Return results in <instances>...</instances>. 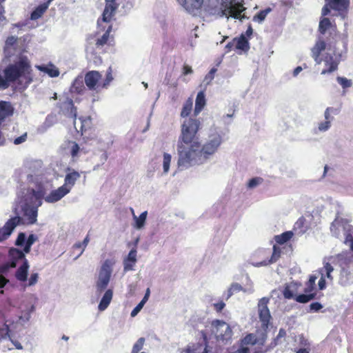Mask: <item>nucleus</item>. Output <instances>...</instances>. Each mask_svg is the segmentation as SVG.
Listing matches in <instances>:
<instances>
[{
    "instance_id": "1",
    "label": "nucleus",
    "mask_w": 353,
    "mask_h": 353,
    "mask_svg": "<svg viewBox=\"0 0 353 353\" xmlns=\"http://www.w3.org/2000/svg\"><path fill=\"white\" fill-rule=\"evenodd\" d=\"M201 125L199 119L193 118L185 119L181 125L176 145L177 164L181 169L203 164L218 151L223 141L222 134L213 130L201 145L198 137Z\"/></svg>"
},
{
    "instance_id": "2",
    "label": "nucleus",
    "mask_w": 353,
    "mask_h": 353,
    "mask_svg": "<svg viewBox=\"0 0 353 353\" xmlns=\"http://www.w3.org/2000/svg\"><path fill=\"white\" fill-rule=\"evenodd\" d=\"M33 79L30 61L27 57L23 56L3 70V77L0 74V89H7L11 83L16 81L26 89L32 83Z\"/></svg>"
},
{
    "instance_id": "3",
    "label": "nucleus",
    "mask_w": 353,
    "mask_h": 353,
    "mask_svg": "<svg viewBox=\"0 0 353 353\" xmlns=\"http://www.w3.org/2000/svg\"><path fill=\"white\" fill-rule=\"evenodd\" d=\"M112 30V25L109 24L102 35H100L99 30L94 34H90L86 39L85 52L87 58L92 61L95 65L102 63V59L97 54L104 53L105 46H113L114 39L110 35Z\"/></svg>"
},
{
    "instance_id": "4",
    "label": "nucleus",
    "mask_w": 353,
    "mask_h": 353,
    "mask_svg": "<svg viewBox=\"0 0 353 353\" xmlns=\"http://www.w3.org/2000/svg\"><path fill=\"white\" fill-rule=\"evenodd\" d=\"M326 46L325 40L319 37L311 49V56L316 63H324L325 68L322 70L321 74H331L336 71L340 63V59L337 58L334 54L326 53L323 57H320L321 52L326 48Z\"/></svg>"
},
{
    "instance_id": "5",
    "label": "nucleus",
    "mask_w": 353,
    "mask_h": 353,
    "mask_svg": "<svg viewBox=\"0 0 353 353\" xmlns=\"http://www.w3.org/2000/svg\"><path fill=\"white\" fill-rule=\"evenodd\" d=\"M201 334L205 341L207 338H214L217 341L225 343L231 340L233 332L226 322L216 319L208 323L205 330H202Z\"/></svg>"
},
{
    "instance_id": "6",
    "label": "nucleus",
    "mask_w": 353,
    "mask_h": 353,
    "mask_svg": "<svg viewBox=\"0 0 353 353\" xmlns=\"http://www.w3.org/2000/svg\"><path fill=\"white\" fill-rule=\"evenodd\" d=\"M211 15L218 17H232L234 19H241V13L245 10V8L241 2L236 0H221L219 7H209L206 10Z\"/></svg>"
},
{
    "instance_id": "7",
    "label": "nucleus",
    "mask_w": 353,
    "mask_h": 353,
    "mask_svg": "<svg viewBox=\"0 0 353 353\" xmlns=\"http://www.w3.org/2000/svg\"><path fill=\"white\" fill-rule=\"evenodd\" d=\"M114 264V261L110 259L105 260L102 264L96 284L97 291L101 292L107 288L110 280L112 272V268Z\"/></svg>"
},
{
    "instance_id": "8",
    "label": "nucleus",
    "mask_w": 353,
    "mask_h": 353,
    "mask_svg": "<svg viewBox=\"0 0 353 353\" xmlns=\"http://www.w3.org/2000/svg\"><path fill=\"white\" fill-rule=\"evenodd\" d=\"M318 31L321 35H325L326 32L328 31L329 37H326V40L325 41L326 45L330 47L335 45L336 38L339 35L336 26L332 24L330 19L323 17L320 20Z\"/></svg>"
},
{
    "instance_id": "9",
    "label": "nucleus",
    "mask_w": 353,
    "mask_h": 353,
    "mask_svg": "<svg viewBox=\"0 0 353 353\" xmlns=\"http://www.w3.org/2000/svg\"><path fill=\"white\" fill-rule=\"evenodd\" d=\"M281 253V250L280 248L276 245L273 246V252L270 259V251L268 250H259L256 254V256L261 259L262 260L260 261L254 262L253 265L255 267H261L275 263L280 258Z\"/></svg>"
},
{
    "instance_id": "10",
    "label": "nucleus",
    "mask_w": 353,
    "mask_h": 353,
    "mask_svg": "<svg viewBox=\"0 0 353 353\" xmlns=\"http://www.w3.org/2000/svg\"><path fill=\"white\" fill-rule=\"evenodd\" d=\"M318 276L315 274L310 275L309 280L305 283L304 289L305 294L297 295L295 301L300 303H306L316 298V293L314 291L316 285V280Z\"/></svg>"
},
{
    "instance_id": "11",
    "label": "nucleus",
    "mask_w": 353,
    "mask_h": 353,
    "mask_svg": "<svg viewBox=\"0 0 353 353\" xmlns=\"http://www.w3.org/2000/svg\"><path fill=\"white\" fill-rule=\"evenodd\" d=\"M101 78L102 75L99 71H88L84 77L85 84L89 90L98 92L104 89L103 81H101Z\"/></svg>"
},
{
    "instance_id": "12",
    "label": "nucleus",
    "mask_w": 353,
    "mask_h": 353,
    "mask_svg": "<svg viewBox=\"0 0 353 353\" xmlns=\"http://www.w3.org/2000/svg\"><path fill=\"white\" fill-rule=\"evenodd\" d=\"M122 3L123 0H105V6L102 14L101 19H99L97 21L99 29L101 26V22H110L118 7Z\"/></svg>"
},
{
    "instance_id": "13",
    "label": "nucleus",
    "mask_w": 353,
    "mask_h": 353,
    "mask_svg": "<svg viewBox=\"0 0 353 353\" xmlns=\"http://www.w3.org/2000/svg\"><path fill=\"white\" fill-rule=\"evenodd\" d=\"M270 299L267 297H263L260 299L258 303L259 316L261 322V325L263 329L268 327L271 315L270 310L268 307V304Z\"/></svg>"
},
{
    "instance_id": "14",
    "label": "nucleus",
    "mask_w": 353,
    "mask_h": 353,
    "mask_svg": "<svg viewBox=\"0 0 353 353\" xmlns=\"http://www.w3.org/2000/svg\"><path fill=\"white\" fill-rule=\"evenodd\" d=\"M334 268L332 265L327 262L324 263L322 268L319 269V274L321 275V278L319 281L318 285L320 290H323L326 288L325 278L332 279L331 273L333 272Z\"/></svg>"
},
{
    "instance_id": "15",
    "label": "nucleus",
    "mask_w": 353,
    "mask_h": 353,
    "mask_svg": "<svg viewBox=\"0 0 353 353\" xmlns=\"http://www.w3.org/2000/svg\"><path fill=\"white\" fill-rule=\"evenodd\" d=\"M70 192V189L61 185L56 190L50 192V193L45 197L47 203H52L59 201L63 197Z\"/></svg>"
},
{
    "instance_id": "16",
    "label": "nucleus",
    "mask_w": 353,
    "mask_h": 353,
    "mask_svg": "<svg viewBox=\"0 0 353 353\" xmlns=\"http://www.w3.org/2000/svg\"><path fill=\"white\" fill-rule=\"evenodd\" d=\"M331 9L337 10L341 14L344 13V18L346 17L350 0H325Z\"/></svg>"
},
{
    "instance_id": "17",
    "label": "nucleus",
    "mask_w": 353,
    "mask_h": 353,
    "mask_svg": "<svg viewBox=\"0 0 353 353\" xmlns=\"http://www.w3.org/2000/svg\"><path fill=\"white\" fill-rule=\"evenodd\" d=\"M59 108L63 110L65 114L74 119H77V108L74 106L73 100L69 97H65V99L59 103Z\"/></svg>"
},
{
    "instance_id": "18",
    "label": "nucleus",
    "mask_w": 353,
    "mask_h": 353,
    "mask_svg": "<svg viewBox=\"0 0 353 353\" xmlns=\"http://www.w3.org/2000/svg\"><path fill=\"white\" fill-rule=\"evenodd\" d=\"M188 12L194 13L201 9L204 0H177Z\"/></svg>"
},
{
    "instance_id": "19",
    "label": "nucleus",
    "mask_w": 353,
    "mask_h": 353,
    "mask_svg": "<svg viewBox=\"0 0 353 353\" xmlns=\"http://www.w3.org/2000/svg\"><path fill=\"white\" fill-rule=\"evenodd\" d=\"M14 109L9 101H0V125L6 118L10 117L14 114Z\"/></svg>"
},
{
    "instance_id": "20",
    "label": "nucleus",
    "mask_w": 353,
    "mask_h": 353,
    "mask_svg": "<svg viewBox=\"0 0 353 353\" xmlns=\"http://www.w3.org/2000/svg\"><path fill=\"white\" fill-rule=\"evenodd\" d=\"M21 218L19 216H14L10 219L4 225L2 228V232L4 239H8L12 234L14 229L20 223Z\"/></svg>"
},
{
    "instance_id": "21",
    "label": "nucleus",
    "mask_w": 353,
    "mask_h": 353,
    "mask_svg": "<svg viewBox=\"0 0 353 353\" xmlns=\"http://www.w3.org/2000/svg\"><path fill=\"white\" fill-rule=\"evenodd\" d=\"M85 81L81 76H78L72 82L70 92L77 94H83L85 91Z\"/></svg>"
},
{
    "instance_id": "22",
    "label": "nucleus",
    "mask_w": 353,
    "mask_h": 353,
    "mask_svg": "<svg viewBox=\"0 0 353 353\" xmlns=\"http://www.w3.org/2000/svg\"><path fill=\"white\" fill-rule=\"evenodd\" d=\"M137 262V250L132 248L128 253L126 259L123 261V269L125 272H128L133 270V268Z\"/></svg>"
},
{
    "instance_id": "23",
    "label": "nucleus",
    "mask_w": 353,
    "mask_h": 353,
    "mask_svg": "<svg viewBox=\"0 0 353 353\" xmlns=\"http://www.w3.org/2000/svg\"><path fill=\"white\" fill-rule=\"evenodd\" d=\"M80 176L81 175L77 171L72 170V172H68L65 176L64 184L63 186L68 189L69 188L70 191Z\"/></svg>"
},
{
    "instance_id": "24",
    "label": "nucleus",
    "mask_w": 353,
    "mask_h": 353,
    "mask_svg": "<svg viewBox=\"0 0 353 353\" xmlns=\"http://www.w3.org/2000/svg\"><path fill=\"white\" fill-rule=\"evenodd\" d=\"M29 263L27 259L23 262L15 273L16 279L19 281H26L28 277Z\"/></svg>"
},
{
    "instance_id": "25",
    "label": "nucleus",
    "mask_w": 353,
    "mask_h": 353,
    "mask_svg": "<svg viewBox=\"0 0 353 353\" xmlns=\"http://www.w3.org/2000/svg\"><path fill=\"white\" fill-rule=\"evenodd\" d=\"M346 225V221L343 219L336 218L334 221L332 223L330 226V230L332 234L339 237L340 236V228H342L345 229V225Z\"/></svg>"
},
{
    "instance_id": "26",
    "label": "nucleus",
    "mask_w": 353,
    "mask_h": 353,
    "mask_svg": "<svg viewBox=\"0 0 353 353\" xmlns=\"http://www.w3.org/2000/svg\"><path fill=\"white\" fill-rule=\"evenodd\" d=\"M112 296L113 292L112 290L109 289L105 291L99 304V310L100 311H103L108 307L112 301Z\"/></svg>"
},
{
    "instance_id": "27",
    "label": "nucleus",
    "mask_w": 353,
    "mask_h": 353,
    "mask_svg": "<svg viewBox=\"0 0 353 353\" xmlns=\"http://www.w3.org/2000/svg\"><path fill=\"white\" fill-rule=\"evenodd\" d=\"M235 42V48L244 52L250 49L249 42L244 35L241 34L239 37L234 38Z\"/></svg>"
},
{
    "instance_id": "28",
    "label": "nucleus",
    "mask_w": 353,
    "mask_h": 353,
    "mask_svg": "<svg viewBox=\"0 0 353 353\" xmlns=\"http://www.w3.org/2000/svg\"><path fill=\"white\" fill-rule=\"evenodd\" d=\"M205 105V98L203 92L200 91L196 98L194 114L197 115L204 108Z\"/></svg>"
},
{
    "instance_id": "29",
    "label": "nucleus",
    "mask_w": 353,
    "mask_h": 353,
    "mask_svg": "<svg viewBox=\"0 0 353 353\" xmlns=\"http://www.w3.org/2000/svg\"><path fill=\"white\" fill-rule=\"evenodd\" d=\"M36 68L45 73H47L50 77H57L59 75V70L53 65H37Z\"/></svg>"
},
{
    "instance_id": "30",
    "label": "nucleus",
    "mask_w": 353,
    "mask_h": 353,
    "mask_svg": "<svg viewBox=\"0 0 353 353\" xmlns=\"http://www.w3.org/2000/svg\"><path fill=\"white\" fill-rule=\"evenodd\" d=\"M50 1L43 3L37 6L34 10L31 13L30 18L32 20H36L40 18L43 13L46 11L49 6Z\"/></svg>"
},
{
    "instance_id": "31",
    "label": "nucleus",
    "mask_w": 353,
    "mask_h": 353,
    "mask_svg": "<svg viewBox=\"0 0 353 353\" xmlns=\"http://www.w3.org/2000/svg\"><path fill=\"white\" fill-rule=\"evenodd\" d=\"M293 235L294 234L292 231H286L279 235H276L274 240L278 244L283 245L289 241L292 238Z\"/></svg>"
},
{
    "instance_id": "32",
    "label": "nucleus",
    "mask_w": 353,
    "mask_h": 353,
    "mask_svg": "<svg viewBox=\"0 0 353 353\" xmlns=\"http://www.w3.org/2000/svg\"><path fill=\"white\" fill-rule=\"evenodd\" d=\"M79 120L81 121V134L83 135L86 133V132L89 130H91L92 127V119L90 117H80Z\"/></svg>"
},
{
    "instance_id": "33",
    "label": "nucleus",
    "mask_w": 353,
    "mask_h": 353,
    "mask_svg": "<svg viewBox=\"0 0 353 353\" xmlns=\"http://www.w3.org/2000/svg\"><path fill=\"white\" fill-rule=\"evenodd\" d=\"M9 256H10L11 259L17 261L19 260H23V262L25 259H26L24 252L17 248H11L9 250Z\"/></svg>"
},
{
    "instance_id": "34",
    "label": "nucleus",
    "mask_w": 353,
    "mask_h": 353,
    "mask_svg": "<svg viewBox=\"0 0 353 353\" xmlns=\"http://www.w3.org/2000/svg\"><path fill=\"white\" fill-rule=\"evenodd\" d=\"M192 99L191 98H189L187 99L183 104V106L182 108L181 112V117L183 118L188 117L192 110Z\"/></svg>"
},
{
    "instance_id": "35",
    "label": "nucleus",
    "mask_w": 353,
    "mask_h": 353,
    "mask_svg": "<svg viewBox=\"0 0 353 353\" xmlns=\"http://www.w3.org/2000/svg\"><path fill=\"white\" fill-rule=\"evenodd\" d=\"M24 215L28 216L29 224H34L37 221V210L36 208L26 209L24 212Z\"/></svg>"
},
{
    "instance_id": "36",
    "label": "nucleus",
    "mask_w": 353,
    "mask_h": 353,
    "mask_svg": "<svg viewBox=\"0 0 353 353\" xmlns=\"http://www.w3.org/2000/svg\"><path fill=\"white\" fill-rule=\"evenodd\" d=\"M208 346V339H206V342L203 338V343H198L196 346H193V348L191 351V353H208L207 350Z\"/></svg>"
},
{
    "instance_id": "37",
    "label": "nucleus",
    "mask_w": 353,
    "mask_h": 353,
    "mask_svg": "<svg viewBox=\"0 0 353 353\" xmlns=\"http://www.w3.org/2000/svg\"><path fill=\"white\" fill-rule=\"evenodd\" d=\"M305 223H306L305 218L303 216H301L295 222L294 225V230H299L301 233L305 232L306 230Z\"/></svg>"
},
{
    "instance_id": "38",
    "label": "nucleus",
    "mask_w": 353,
    "mask_h": 353,
    "mask_svg": "<svg viewBox=\"0 0 353 353\" xmlns=\"http://www.w3.org/2000/svg\"><path fill=\"white\" fill-rule=\"evenodd\" d=\"M271 10L272 9L270 8L260 10L256 15L254 16L253 21L261 23L265 20L266 16L269 12H271Z\"/></svg>"
},
{
    "instance_id": "39",
    "label": "nucleus",
    "mask_w": 353,
    "mask_h": 353,
    "mask_svg": "<svg viewBox=\"0 0 353 353\" xmlns=\"http://www.w3.org/2000/svg\"><path fill=\"white\" fill-rule=\"evenodd\" d=\"M147 212L145 211L142 212L139 217H137L133 213L134 218L136 221V228L138 229H140L143 227L145 225V222L147 218Z\"/></svg>"
},
{
    "instance_id": "40",
    "label": "nucleus",
    "mask_w": 353,
    "mask_h": 353,
    "mask_svg": "<svg viewBox=\"0 0 353 353\" xmlns=\"http://www.w3.org/2000/svg\"><path fill=\"white\" fill-rule=\"evenodd\" d=\"M113 80V76H112V70L111 67H109L106 72L105 78L103 81V86L104 88H108V87L110 85V83Z\"/></svg>"
},
{
    "instance_id": "41",
    "label": "nucleus",
    "mask_w": 353,
    "mask_h": 353,
    "mask_svg": "<svg viewBox=\"0 0 353 353\" xmlns=\"http://www.w3.org/2000/svg\"><path fill=\"white\" fill-rule=\"evenodd\" d=\"M171 159L172 157L170 154L166 152L163 154V168L165 173H167L169 171Z\"/></svg>"
},
{
    "instance_id": "42",
    "label": "nucleus",
    "mask_w": 353,
    "mask_h": 353,
    "mask_svg": "<svg viewBox=\"0 0 353 353\" xmlns=\"http://www.w3.org/2000/svg\"><path fill=\"white\" fill-rule=\"evenodd\" d=\"M285 336H286V331L285 330V329L281 328L279 330V334H277L276 338H274L273 339V341H272V343L270 344V347H274L276 346L279 343V339L281 338H285Z\"/></svg>"
},
{
    "instance_id": "43",
    "label": "nucleus",
    "mask_w": 353,
    "mask_h": 353,
    "mask_svg": "<svg viewBox=\"0 0 353 353\" xmlns=\"http://www.w3.org/2000/svg\"><path fill=\"white\" fill-rule=\"evenodd\" d=\"M145 339L143 337L139 338L135 344L133 345L131 353H139L143 347Z\"/></svg>"
},
{
    "instance_id": "44",
    "label": "nucleus",
    "mask_w": 353,
    "mask_h": 353,
    "mask_svg": "<svg viewBox=\"0 0 353 353\" xmlns=\"http://www.w3.org/2000/svg\"><path fill=\"white\" fill-rule=\"evenodd\" d=\"M336 80L343 89H346V88H348L352 86V81L350 79H347L345 77H338L336 78Z\"/></svg>"
},
{
    "instance_id": "45",
    "label": "nucleus",
    "mask_w": 353,
    "mask_h": 353,
    "mask_svg": "<svg viewBox=\"0 0 353 353\" xmlns=\"http://www.w3.org/2000/svg\"><path fill=\"white\" fill-rule=\"evenodd\" d=\"M242 290L243 287L240 284L237 283H232L228 290V298L231 296L234 292H239Z\"/></svg>"
},
{
    "instance_id": "46",
    "label": "nucleus",
    "mask_w": 353,
    "mask_h": 353,
    "mask_svg": "<svg viewBox=\"0 0 353 353\" xmlns=\"http://www.w3.org/2000/svg\"><path fill=\"white\" fill-rule=\"evenodd\" d=\"M283 296L287 299H294L296 296L294 294L293 290H291L290 285H286L283 292Z\"/></svg>"
},
{
    "instance_id": "47",
    "label": "nucleus",
    "mask_w": 353,
    "mask_h": 353,
    "mask_svg": "<svg viewBox=\"0 0 353 353\" xmlns=\"http://www.w3.org/2000/svg\"><path fill=\"white\" fill-rule=\"evenodd\" d=\"M30 193L37 199H42L45 195V190L43 187H40L39 190H35L34 189L31 190Z\"/></svg>"
},
{
    "instance_id": "48",
    "label": "nucleus",
    "mask_w": 353,
    "mask_h": 353,
    "mask_svg": "<svg viewBox=\"0 0 353 353\" xmlns=\"http://www.w3.org/2000/svg\"><path fill=\"white\" fill-rule=\"evenodd\" d=\"M10 329L8 325L3 324L0 327V340L5 339L9 336Z\"/></svg>"
},
{
    "instance_id": "49",
    "label": "nucleus",
    "mask_w": 353,
    "mask_h": 353,
    "mask_svg": "<svg viewBox=\"0 0 353 353\" xmlns=\"http://www.w3.org/2000/svg\"><path fill=\"white\" fill-rule=\"evenodd\" d=\"M263 179L261 177H254L251 179L248 183V187L250 188H255L259 184L263 182Z\"/></svg>"
},
{
    "instance_id": "50",
    "label": "nucleus",
    "mask_w": 353,
    "mask_h": 353,
    "mask_svg": "<svg viewBox=\"0 0 353 353\" xmlns=\"http://www.w3.org/2000/svg\"><path fill=\"white\" fill-rule=\"evenodd\" d=\"M339 112V110L337 109V108H331V107H329L327 108L325 111V118L326 120H328L330 119V114L332 113V114H337Z\"/></svg>"
},
{
    "instance_id": "51",
    "label": "nucleus",
    "mask_w": 353,
    "mask_h": 353,
    "mask_svg": "<svg viewBox=\"0 0 353 353\" xmlns=\"http://www.w3.org/2000/svg\"><path fill=\"white\" fill-rule=\"evenodd\" d=\"M26 234L23 232H21L18 234L15 244L18 246H21L24 244V243L26 242Z\"/></svg>"
},
{
    "instance_id": "52",
    "label": "nucleus",
    "mask_w": 353,
    "mask_h": 353,
    "mask_svg": "<svg viewBox=\"0 0 353 353\" xmlns=\"http://www.w3.org/2000/svg\"><path fill=\"white\" fill-rule=\"evenodd\" d=\"M17 38L14 36L8 37L6 41V47H12L17 43Z\"/></svg>"
},
{
    "instance_id": "53",
    "label": "nucleus",
    "mask_w": 353,
    "mask_h": 353,
    "mask_svg": "<svg viewBox=\"0 0 353 353\" xmlns=\"http://www.w3.org/2000/svg\"><path fill=\"white\" fill-rule=\"evenodd\" d=\"M330 127V119L326 120L324 122H321L319 125V130L320 131H326Z\"/></svg>"
},
{
    "instance_id": "54",
    "label": "nucleus",
    "mask_w": 353,
    "mask_h": 353,
    "mask_svg": "<svg viewBox=\"0 0 353 353\" xmlns=\"http://www.w3.org/2000/svg\"><path fill=\"white\" fill-rule=\"evenodd\" d=\"M27 137H28L27 132L23 133L20 137H17L16 139H14V140L13 141L14 144L19 145V144L25 142L26 141V139H27Z\"/></svg>"
},
{
    "instance_id": "55",
    "label": "nucleus",
    "mask_w": 353,
    "mask_h": 353,
    "mask_svg": "<svg viewBox=\"0 0 353 353\" xmlns=\"http://www.w3.org/2000/svg\"><path fill=\"white\" fill-rule=\"evenodd\" d=\"M72 145L71 148L70 153L72 157H75L77 156L80 148L79 145L76 142H72Z\"/></svg>"
},
{
    "instance_id": "56",
    "label": "nucleus",
    "mask_w": 353,
    "mask_h": 353,
    "mask_svg": "<svg viewBox=\"0 0 353 353\" xmlns=\"http://www.w3.org/2000/svg\"><path fill=\"white\" fill-rule=\"evenodd\" d=\"M144 305V301H141L131 312V316H135Z\"/></svg>"
},
{
    "instance_id": "57",
    "label": "nucleus",
    "mask_w": 353,
    "mask_h": 353,
    "mask_svg": "<svg viewBox=\"0 0 353 353\" xmlns=\"http://www.w3.org/2000/svg\"><path fill=\"white\" fill-rule=\"evenodd\" d=\"M323 307V305L319 302H314L310 305V310L312 312H318Z\"/></svg>"
},
{
    "instance_id": "58",
    "label": "nucleus",
    "mask_w": 353,
    "mask_h": 353,
    "mask_svg": "<svg viewBox=\"0 0 353 353\" xmlns=\"http://www.w3.org/2000/svg\"><path fill=\"white\" fill-rule=\"evenodd\" d=\"M39 275L37 273H33L30 275L28 281V285L32 286L37 283Z\"/></svg>"
},
{
    "instance_id": "59",
    "label": "nucleus",
    "mask_w": 353,
    "mask_h": 353,
    "mask_svg": "<svg viewBox=\"0 0 353 353\" xmlns=\"http://www.w3.org/2000/svg\"><path fill=\"white\" fill-rule=\"evenodd\" d=\"M213 306L217 312H220L225 307V304L223 301H221L219 303H214Z\"/></svg>"
},
{
    "instance_id": "60",
    "label": "nucleus",
    "mask_w": 353,
    "mask_h": 353,
    "mask_svg": "<svg viewBox=\"0 0 353 353\" xmlns=\"http://www.w3.org/2000/svg\"><path fill=\"white\" fill-rule=\"evenodd\" d=\"M89 241H90V239H89V235H87L85 236V238L84 239V240L83 241L82 244H83V248L82 250L79 252V254L77 255V257L79 256L80 255L82 254V253L83 252L85 248H86V246L88 245V243H89Z\"/></svg>"
},
{
    "instance_id": "61",
    "label": "nucleus",
    "mask_w": 353,
    "mask_h": 353,
    "mask_svg": "<svg viewBox=\"0 0 353 353\" xmlns=\"http://www.w3.org/2000/svg\"><path fill=\"white\" fill-rule=\"evenodd\" d=\"M37 236L34 234H30L26 241V243L32 246V245L36 241Z\"/></svg>"
},
{
    "instance_id": "62",
    "label": "nucleus",
    "mask_w": 353,
    "mask_h": 353,
    "mask_svg": "<svg viewBox=\"0 0 353 353\" xmlns=\"http://www.w3.org/2000/svg\"><path fill=\"white\" fill-rule=\"evenodd\" d=\"M235 47V42L234 39L232 41L229 42L225 47V52L228 53L234 49Z\"/></svg>"
},
{
    "instance_id": "63",
    "label": "nucleus",
    "mask_w": 353,
    "mask_h": 353,
    "mask_svg": "<svg viewBox=\"0 0 353 353\" xmlns=\"http://www.w3.org/2000/svg\"><path fill=\"white\" fill-rule=\"evenodd\" d=\"M193 72V70L191 68V66L188 65H184L183 67V74L187 75L188 74H192Z\"/></svg>"
},
{
    "instance_id": "64",
    "label": "nucleus",
    "mask_w": 353,
    "mask_h": 353,
    "mask_svg": "<svg viewBox=\"0 0 353 353\" xmlns=\"http://www.w3.org/2000/svg\"><path fill=\"white\" fill-rule=\"evenodd\" d=\"M8 282L9 280L8 279L3 275H0V288H3Z\"/></svg>"
}]
</instances>
